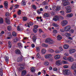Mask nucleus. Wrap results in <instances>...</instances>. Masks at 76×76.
Instances as JSON below:
<instances>
[{"instance_id":"nucleus-42","label":"nucleus","mask_w":76,"mask_h":76,"mask_svg":"<svg viewBox=\"0 0 76 76\" xmlns=\"http://www.w3.org/2000/svg\"><path fill=\"white\" fill-rule=\"evenodd\" d=\"M63 59L64 60L67 61V60H68V58L66 56H64L63 57Z\"/></svg>"},{"instance_id":"nucleus-33","label":"nucleus","mask_w":76,"mask_h":76,"mask_svg":"<svg viewBox=\"0 0 76 76\" xmlns=\"http://www.w3.org/2000/svg\"><path fill=\"white\" fill-rule=\"evenodd\" d=\"M75 65L74 64H73L71 67V69H72V70H75Z\"/></svg>"},{"instance_id":"nucleus-61","label":"nucleus","mask_w":76,"mask_h":76,"mask_svg":"<svg viewBox=\"0 0 76 76\" xmlns=\"http://www.w3.org/2000/svg\"><path fill=\"white\" fill-rule=\"evenodd\" d=\"M64 69H67V68H69V66L67 65H65L64 66Z\"/></svg>"},{"instance_id":"nucleus-56","label":"nucleus","mask_w":76,"mask_h":76,"mask_svg":"<svg viewBox=\"0 0 76 76\" xmlns=\"http://www.w3.org/2000/svg\"><path fill=\"white\" fill-rule=\"evenodd\" d=\"M22 60V58H21V56H19V58H18V59H17V60L18 61H20Z\"/></svg>"},{"instance_id":"nucleus-16","label":"nucleus","mask_w":76,"mask_h":76,"mask_svg":"<svg viewBox=\"0 0 76 76\" xmlns=\"http://www.w3.org/2000/svg\"><path fill=\"white\" fill-rule=\"evenodd\" d=\"M63 47L64 49H68L69 47V46L67 44H65L63 46Z\"/></svg>"},{"instance_id":"nucleus-30","label":"nucleus","mask_w":76,"mask_h":76,"mask_svg":"<svg viewBox=\"0 0 76 76\" xmlns=\"http://www.w3.org/2000/svg\"><path fill=\"white\" fill-rule=\"evenodd\" d=\"M42 46L44 47H47L48 46V45L43 43L42 44Z\"/></svg>"},{"instance_id":"nucleus-40","label":"nucleus","mask_w":76,"mask_h":76,"mask_svg":"<svg viewBox=\"0 0 76 76\" xmlns=\"http://www.w3.org/2000/svg\"><path fill=\"white\" fill-rule=\"evenodd\" d=\"M65 35L66 37H70V34L68 33H65Z\"/></svg>"},{"instance_id":"nucleus-46","label":"nucleus","mask_w":76,"mask_h":76,"mask_svg":"<svg viewBox=\"0 0 76 76\" xmlns=\"http://www.w3.org/2000/svg\"><path fill=\"white\" fill-rule=\"evenodd\" d=\"M62 62L63 64H68V62L65 61H63Z\"/></svg>"},{"instance_id":"nucleus-24","label":"nucleus","mask_w":76,"mask_h":76,"mask_svg":"<svg viewBox=\"0 0 76 76\" xmlns=\"http://www.w3.org/2000/svg\"><path fill=\"white\" fill-rule=\"evenodd\" d=\"M50 16L48 13H46L44 14V16L45 18H48Z\"/></svg>"},{"instance_id":"nucleus-31","label":"nucleus","mask_w":76,"mask_h":76,"mask_svg":"<svg viewBox=\"0 0 76 76\" xmlns=\"http://www.w3.org/2000/svg\"><path fill=\"white\" fill-rule=\"evenodd\" d=\"M5 60L6 62H8L9 61V57L7 56H5Z\"/></svg>"},{"instance_id":"nucleus-17","label":"nucleus","mask_w":76,"mask_h":76,"mask_svg":"<svg viewBox=\"0 0 76 76\" xmlns=\"http://www.w3.org/2000/svg\"><path fill=\"white\" fill-rule=\"evenodd\" d=\"M15 53L16 54H20V50L17 49L15 50Z\"/></svg>"},{"instance_id":"nucleus-36","label":"nucleus","mask_w":76,"mask_h":76,"mask_svg":"<svg viewBox=\"0 0 76 76\" xmlns=\"http://www.w3.org/2000/svg\"><path fill=\"white\" fill-rule=\"evenodd\" d=\"M60 13L61 15H63V16L64 15V12L63 11H60Z\"/></svg>"},{"instance_id":"nucleus-49","label":"nucleus","mask_w":76,"mask_h":76,"mask_svg":"<svg viewBox=\"0 0 76 76\" xmlns=\"http://www.w3.org/2000/svg\"><path fill=\"white\" fill-rule=\"evenodd\" d=\"M64 56H69V54L68 53L66 52L64 54Z\"/></svg>"},{"instance_id":"nucleus-9","label":"nucleus","mask_w":76,"mask_h":76,"mask_svg":"<svg viewBox=\"0 0 76 76\" xmlns=\"http://www.w3.org/2000/svg\"><path fill=\"white\" fill-rule=\"evenodd\" d=\"M26 71L24 70L22 72L21 76H25L26 75Z\"/></svg>"},{"instance_id":"nucleus-51","label":"nucleus","mask_w":76,"mask_h":76,"mask_svg":"<svg viewBox=\"0 0 76 76\" xmlns=\"http://www.w3.org/2000/svg\"><path fill=\"white\" fill-rule=\"evenodd\" d=\"M3 23V18H1L0 23Z\"/></svg>"},{"instance_id":"nucleus-1","label":"nucleus","mask_w":76,"mask_h":76,"mask_svg":"<svg viewBox=\"0 0 76 76\" xmlns=\"http://www.w3.org/2000/svg\"><path fill=\"white\" fill-rule=\"evenodd\" d=\"M52 56H53V55L51 54H48L45 55V57L46 59L49 58V60L50 61H53L54 58H53V57H52Z\"/></svg>"},{"instance_id":"nucleus-58","label":"nucleus","mask_w":76,"mask_h":76,"mask_svg":"<svg viewBox=\"0 0 76 76\" xmlns=\"http://www.w3.org/2000/svg\"><path fill=\"white\" fill-rule=\"evenodd\" d=\"M18 15H20V14H21V11H20V10H19L18 11Z\"/></svg>"},{"instance_id":"nucleus-53","label":"nucleus","mask_w":76,"mask_h":76,"mask_svg":"<svg viewBox=\"0 0 76 76\" xmlns=\"http://www.w3.org/2000/svg\"><path fill=\"white\" fill-rule=\"evenodd\" d=\"M36 49L37 51H38V52H39V47H36Z\"/></svg>"},{"instance_id":"nucleus-2","label":"nucleus","mask_w":76,"mask_h":76,"mask_svg":"<svg viewBox=\"0 0 76 76\" xmlns=\"http://www.w3.org/2000/svg\"><path fill=\"white\" fill-rule=\"evenodd\" d=\"M45 42L46 43H48V44H52L54 43V42L50 38H48L45 39Z\"/></svg>"},{"instance_id":"nucleus-13","label":"nucleus","mask_w":76,"mask_h":76,"mask_svg":"<svg viewBox=\"0 0 76 76\" xmlns=\"http://www.w3.org/2000/svg\"><path fill=\"white\" fill-rule=\"evenodd\" d=\"M75 51H76V50L75 49H72L70 50H69V53L70 54H72L73 53H75Z\"/></svg>"},{"instance_id":"nucleus-47","label":"nucleus","mask_w":76,"mask_h":76,"mask_svg":"<svg viewBox=\"0 0 76 76\" xmlns=\"http://www.w3.org/2000/svg\"><path fill=\"white\" fill-rule=\"evenodd\" d=\"M12 35L14 37H16V35H17L16 33H15V32H12Z\"/></svg>"},{"instance_id":"nucleus-10","label":"nucleus","mask_w":76,"mask_h":76,"mask_svg":"<svg viewBox=\"0 0 76 76\" xmlns=\"http://www.w3.org/2000/svg\"><path fill=\"white\" fill-rule=\"evenodd\" d=\"M53 20L54 21H57V20H59V17L58 16H56L54 18H53Z\"/></svg>"},{"instance_id":"nucleus-54","label":"nucleus","mask_w":76,"mask_h":76,"mask_svg":"<svg viewBox=\"0 0 76 76\" xmlns=\"http://www.w3.org/2000/svg\"><path fill=\"white\" fill-rule=\"evenodd\" d=\"M58 69H57V68H54L53 69V71H55V72H56L57 71Z\"/></svg>"},{"instance_id":"nucleus-62","label":"nucleus","mask_w":76,"mask_h":76,"mask_svg":"<svg viewBox=\"0 0 76 76\" xmlns=\"http://www.w3.org/2000/svg\"><path fill=\"white\" fill-rule=\"evenodd\" d=\"M47 37V35L45 34H44L42 35V37L43 38H45Z\"/></svg>"},{"instance_id":"nucleus-26","label":"nucleus","mask_w":76,"mask_h":76,"mask_svg":"<svg viewBox=\"0 0 76 76\" xmlns=\"http://www.w3.org/2000/svg\"><path fill=\"white\" fill-rule=\"evenodd\" d=\"M21 4L23 6H25V5H26V3L24 1H22L21 3Z\"/></svg>"},{"instance_id":"nucleus-32","label":"nucleus","mask_w":76,"mask_h":76,"mask_svg":"<svg viewBox=\"0 0 76 76\" xmlns=\"http://www.w3.org/2000/svg\"><path fill=\"white\" fill-rule=\"evenodd\" d=\"M74 32H75V31L73 29H72L69 31V33L70 34H73L74 33Z\"/></svg>"},{"instance_id":"nucleus-19","label":"nucleus","mask_w":76,"mask_h":76,"mask_svg":"<svg viewBox=\"0 0 76 76\" xmlns=\"http://www.w3.org/2000/svg\"><path fill=\"white\" fill-rule=\"evenodd\" d=\"M5 20L7 23V24H10V21L8 18H6Z\"/></svg>"},{"instance_id":"nucleus-15","label":"nucleus","mask_w":76,"mask_h":76,"mask_svg":"<svg viewBox=\"0 0 76 76\" xmlns=\"http://www.w3.org/2000/svg\"><path fill=\"white\" fill-rule=\"evenodd\" d=\"M57 39L58 40V41H60L61 39H62V37L61 35H58L57 36Z\"/></svg>"},{"instance_id":"nucleus-5","label":"nucleus","mask_w":76,"mask_h":76,"mask_svg":"<svg viewBox=\"0 0 76 76\" xmlns=\"http://www.w3.org/2000/svg\"><path fill=\"white\" fill-rule=\"evenodd\" d=\"M61 23L62 26H64L67 25L68 22H67V21L66 20H63L61 21Z\"/></svg>"},{"instance_id":"nucleus-23","label":"nucleus","mask_w":76,"mask_h":76,"mask_svg":"<svg viewBox=\"0 0 76 76\" xmlns=\"http://www.w3.org/2000/svg\"><path fill=\"white\" fill-rule=\"evenodd\" d=\"M7 1H5L4 3V5L5 6V7L7 9V6H8V3H7Z\"/></svg>"},{"instance_id":"nucleus-41","label":"nucleus","mask_w":76,"mask_h":76,"mask_svg":"<svg viewBox=\"0 0 76 76\" xmlns=\"http://www.w3.org/2000/svg\"><path fill=\"white\" fill-rule=\"evenodd\" d=\"M55 53H60V52L59 50L57 49L55 50Z\"/></svg>"},{"instance_id":"nucleus-34","label":"nucleus","mask_w":76,"mask_h":76,"mask_svg":"<svg viewBox=\"0 0 76 76\" xmlns=\"http://www.w3.org/2000/svg\"><path fill=\"white\" fill-rule=\"evenodd\" d=\"M44 64L45 66H48L49 65V62L47 61L45 62L44 63Z\"/></svg>"},{"instance_id":"nucleus-25","label":"nucleus","mask_w":76,"mask_h":76,"mask_svg":"<svg viewBox=\"0 0 76 76\" xmlns=\"http://www.w3.org/2000/svg\"><path fill=\"white\" fill-rule=\"evenodd\" d=\"M42 54H45L46 53V50L45 49H42L41 51Z\"/></svg>"},{"instance_id":"nucleus-60","label":"nucleus","mask_w":76,"mask_h":76,"mask_svg":"<svg viewBox=\"0 0 76 76\" xmlns=\"http://www.w3.org/2000/svg\"><path fill=\"white\" fill-rule=\"evenodd\" d=\"M42 73H44V74H45V73H46V71L45 70H42Z\"/></svg>"},{"instance_id":"nucleus-12","label":"nucleus","mask_w":76,"mask_h":76,"mask_svg":"<svg viewBox=\"0 0 76 76\" xmlns=\"http://www.w3.org/2000/svg\"><path fill=\"white\" fill-rule=\"evenodd\" d=\"M54 58L56 60H58L60 58V56L59 55H57L54 56Z\"/></svg>"},{"instance_id":"nucleus-11","label":"nucleus","mask_w":76,"mask_h":76,"mask_svg":"<svg viewBox=\"0 0 76 76\" xmlns=\"http://www.w3.org/2000/svg\"><path fill=\"white\" fill-rule=\"evenodd\" d=\"M56 64L58 66L61 64V61L60 60H58L56 61Z\"/></svg>"},{"instance_id":"nucleus-18","label":"nucleus","mask_w":76,"mask_h":76,"mask_svg":"<svg viewBox=\"0 0 76 76\" xmlns=\"http://www.w3.org/2000/svg\"><path fill=\"white\" fill-rule=\"evenodd\" d=\"M17 45L18 46V47L20 48H22L23 47L22 44L20 42H19L17 44Z\"/></svg>"},{"instance_id":"nucleus-20","label":"nucleus","mask_w":76,"mask_h":76,"mask_svg":"<svg viewBox=\"0 0 76 76\" xmlns=\"http://www.w3.org/2000/svg\"><path fill=\"white\" fill-rule=\"evenodd\" d=\"M7 29L9 31H10L12 29V26H9L7 27Z\"/></svg>"},{"instance_id":"nucleus-7","label":"nucleus","mask_w":76,"mask_h":76,"mask_svg":"<svg viewBox=\"0 0 76 76\" xmlns=\"http://www.w3.org/2000/svg\"><path fill=\"white\" fill-rule=\"evenodd\" d=\"M68 61L70 62H72L74 61V59L73 57L70 56L68 57Z\"/></svg>"},{"instance_id":"nucleus-43","label":"nucleus","mask_w":76,"mask_h":76,"mask_svg":"<svg viewBox=\"0 0 76 76\" xmlns=\"http://www.w3.org/2000/svg\"><path fill=\"white\" fill-rule=\"evenodd\" d=\"M32 9H34V10H36V9H37V7L35 5H32Z\"/></svg>"},{"instance_id":"nucleus-38","label":"nucleus","mask_w":76,"mask_h":76,"mask_svg":"<svg viewBox=\"0 0 76 76\" xmlns=\"http://www.w3.org/2000/svg\"><path fill=\"white\" fill-rule=\"evenodd\" d=\"M17 30L18 31H21L22 30V29L20 28V26H18L17 27Z\"/></svg>"},{"instance_id":"nucleus-59","label":"nucleus","mask_w":76,"mask_h":76,"mask_svg":"<svg viewBox=\"0 0 76 76\" xmlns=\"http://www.w3.org/2000/svg\"><path fill=\"white\" fill-rule=\"evenodd\" d=\"M54 34H57V31L56 30H54L53 31Z\"/></svg>"},{"instance_id":"nucleus-37","label":"nucleus","mask_w":76,"mask_h":76,"mask_svg":"<svg viewBox=\"0 0 76 76\" xmlns=\"http://www.w3.org/2000/svg\"><path fill=\"white\" fill-rule=\"evenodd\" d=\"M8 47L9 48H11L12 47V44L10 41L8 42Z\"/></svg>"},{"instance_id":"nucleus-21","label":"nucleus","mask_w":76,"mask_h":76,"mask_svg":"<svg viewBox=\"0 0 76 76\" xmlns=\"http://www.w3.org/2000/svg\"><path fill=\"white\" fill-rule=\"evenodd\" d=\"M61 9V7L60 6H57V7L56 8V11H59Z\"/></svg>"},{"instance_id":"nucleus-48","label":"nucleus","mask_w":76,"mask_h":76,"mask_svg":"<svg viewBox=\"0 0 76 76\" xmlns=\"http://www.w3.org/2000/svg\"><path fill=\"white\" fill-rule=\"evenodd\" d=\"M33 32H35V33H36V32H37V31H38L37 29L35 28H33Z\"/></svg>"},{"instance_id":"nucleus-64","label":"nucleus","mask_w":76,"mask_h":76,"mask_svg":"<svg viewBox=\"0 0 76 76\" xmlns=\"http://www.w3.org/2000/svg\"><path fill=\"white\" fill-rule=\"evenodd\" d=\"M74 74L75 76H76V70H74Z\"/></svg>"},{"instance_id":"nucleus-57","label":"nucleus","mask_w":76,"mask_h":76,"mask_svg":"<svg viewBox=\"0 0 76 76\" xmlns=\"http://www.w3.org/2000/svg\"><path fill=\"white\" fill-rule=\"evenodd\" d=\"M23 69H24V67H20L19 68V70H20V71L21 70H23Z\"/></svg>"},{"instance_id":"nucleus-4","label":"nucleus","mask_w":76,"mask_h":76,"mask_svg":"<svg viewBox=\"0 0 76 76\" xmlns=\"http://www.w3.org/2000/svg\"><path fill=\"white\" fill-rule=\"evenodd\" d=\"M65 9L66 10V13H70L72 12V10H71V8L70 7V6H66L65 7Z\"/></svg>"},{"instance_id":"nucleus-45","label":"nucleus","mask_w":76,"mask_h":76,"mask_svg":"<svg viewBox=\"0 0 76 76\" xmlns=\"http://www.w3.org/2000/svg\"><path fill=\"white\" fill-rule=\"evenodd\" d=\"M23 20L26 21V20H27V17H24L23 18Z\"/></svg>"},{"instance_id":"nucleus-6","label":"nucleus","mask_w":76,"mask_h":76,"mask_svg":"<svg viewBox=\"0 0 76 76\" xmlns=\"http://www.w3.org/2000/svg\"><path fill=\"white\" fill-rule=\"evenodd\" d=\"M71 29V26H65L64 28V30L66 32H68L69 31V30H70Z\"/></svg>"},{"instance_id":"nucleus-29","label":"nucleus","mask_w":76,"mask_h":76,"mask_svg":"<svg viewBox=\"0 0 76 76\" xmlns=\"http://www.w3.org/2000/svg\"><path fill=\"white\" fill-rule=\"evenodd\" d=\"M28 25H34V23H32L31 21H29L28 23H27Z\"/></svg>"},{"instance_id":"nucleus-3","label":"nucleus","mask_w":76,"mask_h":76,"mask_svg":"<svg viewBox=\"0 0 76 76\" xmlns=\"http://www.w3.org/2000/svg\"><path fill=\"white\" fill-rule=\"evenodd\" d=\"M63 73L65 75H69L71 73V71L70 70L65 69L63 71Z\"/></svg>"},{"instance_id":"nucleus-35","label":"nucleus","mask_w":76,"mask_h":76,"mask_svg":"<svg viewBox=\"0 0 76 76\" xmlns=\"http://www.w3.org/2000/svg\"><path fill=\"white\" fill-rule=\"evenodd\" d=\"M49 52L51 53H53L54 52V50L53 49H50L49 50Z\"/></svg>"},{"instance_id":"nucleus-27","label":"nucleus","mask_w":76,"mask_h":76,"mask_svg":"<svg viewBox=\"0 0 76 76\" xmlns=\"http://www.w3.org/2000/svg\"><path fill=\"white\" fill-rule=\"evenodd\" d=\"M52 25L53 26H54L55 27H58V26H59L58 24L55 23H53L52 24Z\"/></svg>"},{"instance_id":"nucleus-55","label":"nucleus","mask_w":76,"mask_h":76,"mask_svg":"<svg viewBox=\"0 0 76 76\" xmlns=\"http://www.w3.org/2000/svg\"><path fill=\"white\" fill-rule=\"evenodd\" d=\"M6 15V16H9L10 15V14L9 12H7L5 14Z\"/></svg>"},{"instance_id":"nucleus-50","label":"nucleus","mask_w":76,"mask_h":76,"mask_svg":"<svg viewBox=\"0 0 76 76\" xmlns=\"http://www.w3.org/2000/svg\"><path fill=\"white\" fill-rule=\"evenodd\" d=\"M37 58H41V56L39 53H37Z\"/></svg>"},{"instance_id":"nucleus-52","label":"nucleus","mask_w":76,"mask_h":76,"mask_svg":"<svg viewBox=\"0 0 76 76\" xmlns=\"http://www.w3.org/2000/svg\"><path fill=\"white\" fill-rule=\"evenodd\" d=\"M4 34V31H2L1 33H0V36H2V34Z\"/></svg>"},{"instance_id":"nucleus-8","label":"nucleus","mask_w":76,"mask_h":76,"mask_svg":"<svg viewBox=\"0 0 76 76\" xmlns=\"http://www.w3.org/2000/svg\"><path fill=\"white\" fill-rule=\"evenodd\" d=\"M62 4L63 6H66L69 5L70 4V2H64L62 3Z\"/></svg>"},{"instance_id":"nucleus-22","label":"nucleus","mask_w":76,"mask_h":76,"mask_svg":"<svg viewBox=\"0 0 76 76\" xmlns=\"http://www.w3.org/2000/svg\"><path fill=\"white\" fill-rule=\"evenodd\" d=\"M73 16V14L70 13L67 15H66V17H67V18H72Z\"/></svg>"},{"instance_id":"nucleus-14","label":"nucleus","mask_w":76,"mask_h":76,"mask_svg":"<svg viewBox=\"0 0 76 76\" xmlns=\"http://www.w3.org/2000/svg\"><path fill=\"white\" fill-rule=\"evenodd\" d=\"M32 39L33 42H36V40H37V37L35 35H34Z\"/></svg>"},{"instance_id":"nucleus-44","label":"nucleus","mask_w":76,"mask_h":76,"mask_svg":"<svg viewBox=\"0 0 76 76\" xmlns=\"http://www.w3.org/2000/svg\"><path fill=\"white\" fill-rule=\"evenodd\" d=\"M31 72H34L35 71V68L34 67H32L31 69Z\"/></svg>"},{"instance_id":"nucleus-39","label":"nucleus","mask_w":76,"mask_h":76,"mask_svg":"<svg viewBox=\"0 0 76 76\" xmlns=\"http://www.w3.org/2000/svg\"><path fill=\"white\" fill-rule=\"evenodd\" d=\"M19 41V39L18 38H15V39H14L13 41L15 42H17V41Z\"/></svg>"},{"instance_id":"nucleus-63","label":"nucleus","mask_w":76,"mask_h":76,"mask_svg":"<svg viewBox=\"0 0 76 76\" xmlns=\"http://www.w3.org/2000/svg\"><path fill=\"white\" fill-rule=\"evenodd\" d=\"M47 4V3H46V2L45 1H44L42 3L43 5H46V4Z\"/></svg>"},{"instance_id":"nucleus-28","label":"nucleus","mask_w":76,"mask_h":76,"mask_svg":"<svg viewBox=\"0 0 76 76\" xmlns=\"http://www.w3.org/2000/svg\"><path fill=\"white\" fill-rule=\"evenodd\" d=\"M58 50H59V51L61 52V51H63V48H62V47H59Z\"/></svg>"}]
</instances>
